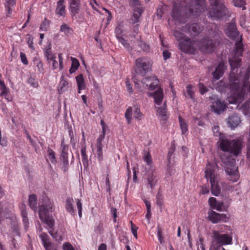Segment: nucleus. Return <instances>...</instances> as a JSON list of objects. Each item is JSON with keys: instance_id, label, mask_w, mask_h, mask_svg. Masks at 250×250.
I'll return each mask as SVG.
<instances>
[{"instance_id": "obj_1", "label": "nucleus", "mask_w": 250, "mask_h": 250, "mask_svg": "<svg viewBox=\"0 0 250 250\" xmlns=\"http://www.w3.org/2000/svg\"><path fill=\"white\" fill-rule=\"evenodd\" d=\"M250 77V69L247 68L244 76L242 85L240 87L239 80L238 77L232 75L230 76L228 83H224L225 88H228L230 95L228 97V101L230 104L240 103L243 100L247 93L250 92V82L249 80Z\"/></svg>"}, {"instance_id": "obj_2", "label": "nucleus", "mask_w": 250, "mask_h": 250, "mask_svg": "<svg viewBox=\"0 0 250 250\" xmlns=\"http://www.w3.org/2000/svg\"><path fill=\"white\" fill-rule=\"evenodd\" d=\"M53 203L48 198L43 200L42 204L39 208L38 213L40 219L49 227V233L57 241L61 242L63 238V235L57 232H54L55 220L50 213L53 212Z\"/></svg>"}, {"instance_id": "obj_3", "label": "nucleus", "mask_w": 250, "mask_h": 250, "mask_svg": "<svg viewBox=\"0 0 250 250\" xmlns=\"http://www.w3.org/2000/svg\"><path fill=\"white\" fill-rule=\"evenodd\" d=\"M221 38L218 34L205 36L198 42L199 50L205 54L213 52L220 45Z\"/></svg>"}, {"instance_id": "obj_4", "label": "nucleus", "mask_w": 250, "mask_h": 250, "mask_svg": "<svg viewBox=\"0 0 250 250\" xmlns=\"http://www.w3.org/2000/svg\"><path fill=\"white\" fill-rule=\"evenodd\" d=\"M243 140L242 137L231 140L227 138L221 139L219 142L220 149L237 156L241 153L243 145Z\"/></svg>"}, {"instance_id": "obj_5", "label": "nucleus", "mask_w": 250, "mask_h": 250, "mask_svg": "<svg viewBox=\"0 0 250 250\" xmlns=\"http://www.w3.org/2000/svg\"><path fill=\"white\" fill-rule=\"evenodd\" d=\"M210 6L208 9V16L213 20H221L228 13V9L224 4L218 0H214L211 2Z\"/></svg>"}, {"instance_id": "obj_6", "label": "nucleus", "mask_w": 250, "mask_h": 250, "mask_svg": "<svg viewBox=\"0 0 250 250\" xmlns=\"http://www.w3.org/2000/svg\"><path fill=\"white\" fill-rule=\"evenodd\" d=\"M205 177L208 180L209 179L212 194L216 196H218L221 192V188L218 184V177L215 174V170L210 167H207Z\"/></svg>"}, {"instance_id": "obj_7", "label": "nucleus", "mask_w": 250, "mask_h": 250, "mask_svg": "<svg viewBox=\"0 0 250 250\" xmlns=\"http://www.w3.org/2000/svg\"><path fill=\"white\" fill-rule=\"evenodd\" d=\"M135 64L136 72L144 76L151 70L153 62L149 58L142 57L136 60Z\"/></svg>"}, {"instance_id": "obj_8", "label": "nucleus", "mask_w": 250, "mask_h": 250, "mask_svg": "<svg viewBox=\"0 0 250 250\" xmlns=\"http://www.w3.org/2000/svg\"><path fill=\"white\" fill-rule=\"evenodd\" d=\"M207 7L205 0H194L188 6V12L187 14L191 17H198L200 13L204 12Z\"/></svg>"}, {"instance_id": "obj_9", "label": "nucleus", "mask_w": 250, "mask_h": 250, "mask_svg": "<svg viewBox=\"0 0 250 250\" xmlns=\"http://www.w3.org/2000/svg\"><path fill=\"white\" fill-rule=\"evenodd\" d=\"M195 42L187 38L179 43V48L182 51L186 53L193 54L195 53Z\"/></svg>"}, {"instance_id": "obj_10", "label": "nucleus", "mask_w": 250, "mask_h": 250, "mask_svg": "<svg viewBox=\"0 0 250 250\" xmlns=\"http://www.w3.org/2000/svg\"><path fill=\"white\" fill-rule=\"evenodd\" d=\"M235 161L226 166L225 171L227 174V178L232 182H235L239 179L238 167L234 164Z\"/></svg>"}, {"instance_id": "obj_11", "label": "nucleus", "mask_w": 250, "mask_h": 250, "mask_svg": "<svg viewBox=\"0 0 250 250\" xmlns=\"http://www.w3.org/2000/svg\"><path fill=\"white\" fill-rule=\"evenodd\" d=\"M213 240L215 241L220 246L231 244L232 238L227 234H221L217 230L212 231Z\"/></svg>"}, {"instance_id": "obj_12", "label": "nucleus", "mask_w": 250, "mask_h": 250, "mask_svg": "<svg viewBox=\"0 0 250 250\" xmlns=\"http://www.w3.org/2000/svg\"><path fill=\"white\" fill-rule=\"evenodd\" d=\"M203 30V27L197 23L187 24L182 28V31L189 34L190 36L199 35Z\"/></svg>"}, {"instance_id": "obj_13", "label": "nucleus", "mask_w": 250, "mask_h": 250, "mask_svg": "<svg viewBox=\"0 0 250 250\" xmlns=\"http://www.w3.org/2000/svg\"><path fill=\"white\" fill-rule=\"evenodd\" d=\"M81 0H68L69 11L71 17L76 19L80 14L81 10Z\"/></svg>"}, {"instance_id": "obj_14", "label": "nucleus", "mask_w": 250, "mask_h": 250, "mask_svg": "<svg viewBox=\"0 0 250 250\" xmlns=\"http://www.w3.org/2000/svg\"><path fill=\"white\" fill-rule=\"evenodd\" d=\"M142 83L144 87L150 90H153L158 86L159 81L156 76H152L143 78L142 80Z\"/></svg>"}, {"instance_id": "obj_15", "label": "nucleus", "mask_w": 250, "mask_h": 250, "mask_svg": "<svg viewBox=\"0 0 250 250\" xmlns=\"http://www.w3.org/2000/svg\"><path fill=\"white\" fill-rule=\"evenodd\" d=\"M225 32L226 35L233 40H238L240 38L239 33L237 30L235 23H228Z\"/></svg>"}, {"instance_id": "obj_16", "label": "nucleus", "mask_w": 250, "mask_h": 250, "mask_svg": "<svg viewBox=\"0 0 250 250\" xmlns=\"http://www.w3.org/2000/svg\"><path fill=\"white\" fill-rule=\"evenodd\" d=\"M208 219L213 224H216L220 222H226L228 218L225 214H220L211 210L208 212Z\"/></svg>"}, {"instance_id": "obj_17", "label": "nucleus", "mask_w": 250, "mask_h": 250, "mask_svg": "<svg viewBox=\"0 0 250 250\" xmlns=\"http://www.w3.org/2000/svg\"><path fill=\"white\" fill-rule=\"evenodd\" d=\"M16 1L17 0H5L4 5L6 17L13 18V13L14 11Z\"/></svg>"}, {"instance_id": "obj_18", "label": "nucleus", "mask_w": 250, "mask_h": 250, "mask_svg": "<svg viewBox=\"0 0 250 250\" xmlns=\"http://www.w3.org/2000/svg\"><path fill=\"white\" fill-rule=\"evenodd\" d=\"M211 107L214 112L219 114L226 109L227 106L224 101L217 99L212 103Z\"/></svg>"}, {"instance_id": "obj_19", "label": "nucleus", "mask_w": 250, "mask_h": 250, "mask_svg": "<svg viewBox=\"0 0 250 250\" xmlns=\"http://www.w3.org/2000/svg\"><path fill=\"white\" fill-rule=\"evenodd\" d=\"M171 17L173 20L176 22H181L182 19L181 7L177 3H174L173 4Z\"/></svg>"}, {"instance_id": "obj_20", "label": "nucleus", "mask_w": 250, "mask_h": 250, "mask_svg": "<svg viewBox=\"0 0 250 250\" xmlns=\"http://www.w3.org/2000/svg\"><path fill=\"white\" fill-rule=\"evenodd\" d=\"M144 10L142 7H136L133 10V13L129 20V22L132 24H135L140 22V18Z\"/></svg>"}, {"instance_id": "obj_21", "label": "nucleus", "mask_w": 250, "mask_h": 250, "mask_svg": "<svg viewBox=\"0 0 250 250\" xmlns=\"http://www.w3.org/2000/svg\"><path fill=\"white\" fill-rule=\"evenodd\" d=\"M226 68L225 63L223 62H220L215 71L212 73L213 78L216 80L219 79L223 75Z\"/></svg>"}, {"instance_id": "obj_22", "label": "nucleus", "mask_w": 250, "mask_h": 250, "mask_svg": "<svg viewBox=\"0 0 250 250\" xmlns=\"http://www.w3.org/2000/svg\"><path fill=\"white\" fill-rule=\"evenodd\" d=\"M240 117L236 114H233L229 117L228 119V125L231 129L236 127L241 123Z\"/></svg>"}, {"instance_id": "obj_23", "label": "nucleus", "mask_w": 250, "mask_h": 250, "mask_svg": "<svg viewBox=\"0 0 250 250\" xmlns=\"http://www.w3.org/2000/svg\"><path fill=\"white\" fill-rule=\"evenodd\" d=\"M229 62L231 66V74L229 75V76L232 75L237 76V75L235 74L234 70L235 69L240 66L241 59L239 58L234 57L232 59H229ZM229 78L230 77H229Z\"/></svg>"}, {"instance_id": "obj_24", "label": "nucleus", "mask_w": 250, "mask_h": 250, "mask_svg": "<svg viewBox=\"0 0 250 250\" xmlns=\"http://www.w3.org/2000/svg\"><path fill=\"white\" fill-rule=\"evenodd\" d=\"M39 237L41 238L42 245L46 250H51L52 244L50 241V238L47 233L41 232L39 234Z\"/></svg>"}, {"instance_id": "obj_25", "label": "nucleus", "mask_w": 250, "mask_h": 250, "mask_svg": "<svg viewBox=\"0 0 250 250\" xmlns=\"http://www.w3.org/2000/svg\"><path fill=\"white\" fill-rule=\"evenodd\" d=\"M64 3V0H59L57 3V7L55 10V13L59 17H65V16L66 10Z\"/></svg>"}, {"instance_id": "obj_26", "label": "nucleus", "mask_w": 250, "mask_h": 250, "mask_svg": "<svg viewBox=\"0 0 250 250\" xmlns=\"http://www.w3.org/2000/svg\"><path fill=\"white\" fill-rule=\"evenodd\" d=\"M151 95L154 98L155 103L158 105H160L164 98L163 90L160 88Z\"/></svg>"}, {"instance_id": "obj_27", "label": "nucleus", "mask_w": 250, "mask_h": 250, "mask_svg": "<svg viewBox=\"0 0 250 250\" xmlns=\"http://www.w3.org/2000/svg\"><path fill=\"white\" fill-rule=\"evenodd\" d=\"M68 85L69 83L65 78L64 76L62 75L61 77V80L58 87L59 93L61 94L66 91L68 88Z\"/></svg>"}, {"instance_id": "obj_28", "label": "nucleus", "mask_w": 250, "mask_h": 250, "mask_svg": "<svg viewBox=\"0 0 250 250\" xmlns=\"http://www.w3.org/2000/svg\"><path fill=\"white\" fill-rule=\"evenodd\" d=\"M76 80L78 85V92L79 93H81V90L85 88V84L83 75L82 74L79 75L76 77Z\"/></svg>"}, {"instance_id": "obj_29", "label": "nucleus", "mask_w": 250, "mask_h": 250, "mask_svg": "<svg viewBox=\"0 0 250 250\" xmlns=\"http://www.w3.org/2000/svg\"><path fill=\"white\" fill-rule=\"evenodd\" d=\"M73 199L72 198H68L66 199L65 201V209L66 210L71 213V214H73L75 213V211L73 207Z\"/></svg>"}, {"instance_id": "obj_30", "label": "nucleus", "mask_w": 250, "mask_h": 250, "mask_svg": "<svg viewBox=\"0 0 250 250\" xmlns=\"http://www.w3.org/2000/svg\"><path fill=\"white\" fill-rule=\"evenodd\" d=\"M235 54L238 56H242L243 51V45L241 37L238 40H235Z\"/></svg>"}, {"instance_id": "obj_31", "label": "nucleus", "mask_w": 250, "mask_h": 250, "mask_svg": "<svg viewBox=\"0 0 250 250\" xmlns=\"http://www.w3.org/2000/svg\"><path fill=\"white\" fill-rule=\"evenodd\" d=\"M147 180L148 185L151 189H152L156 185L157 181L156 175L154 174V172H152L151 174H148Z\"/></svg>"}, {"instance_id": "obj_32", "label": "nucleus", "mask_w": 250, "mask_h": 250, "mask_svg": "<svg viewBox=\"0 0 250 250\" xmlns=\"http://www.w3.org/2000/svg\"><path fill=\"white\" fill-rule=\"evenodd\" d=\"M37 198L36 194L29 195L28 199L29 205L30 207L34 211L37 209Z\"/></svg>"}, {"instance_id": "obj_33", "label": "nucleus", "mask_w": 250, "mask_h": 250, "mask_svg": "<svg viewBox=\"0 0 250 250\" xmlns=\"http://www.w3.org/2000/svg\"><path fill=\"white\" fill-rule=\"evenodd\" d=\"M61 148L62 149L61 158L68 157L69 147L68 145L65 144L64 139L61 142Z\"/></svg>"}, {"instance_id": "obj_34", "label": "nucleus", "mask_w": 250, "mask_h": 250, "mask_svg": "<svg viewBox=\"0 0 250 250\" xmlns=\"http://www.w3.org/2000/svg\"><path fill=\"white\" fill-rule=\"evenodd\" d=\"M157 112L161 116L162 119L164 121H166L168 116L167 114L166 104L164 103L163 106L160 107L157 109Z\"/></svg>"}, {"instance_id": "obj_35", "label": "nucleus", "mask_w": 250, "mask_h": 250, "mask_svg": "<svg viewBox=\"0 0 250 250\" xmlns=\"http://www.w3.org/2000/svg\"><path fill=\"white\" fill-rule=\"evenodd\" d=\"M178 119L182 133V134H185L188 131V124L181 116H179Z\"/></svg>"}, {"instance_id": "obj_36", "label": "nucleus", "mask_w": 250, "mask_h": 250, "mask_svg": "<svg viewBox=\"0 0 250 250\" xmlns=\"http://www.w3.org/2000/svg\"><path fill=\"white\" fill-rule=\"evenodd\" d=\"M82 155V161L84 166L87 165L88 163V156L86 154V146H82V147L81 150Z\"/></svg>"}, {"instance_id": "obj_37", "label": "nucleus", "mask_w": 250, "mask_h": 250, "mask_svg": "<svg viewBox=\"0 0 250 250\" xmlns=\"http://www.w3.org/2000/svg\"><path fill=\"white\" fill-rule=\"evenodd\" d=\"M50 23L51 21L45 18L40 25V30L47 31L50 28Z\"/></svg>"}, {"instance_id": "obj_38", "label": "nucleus", "mask_w": 250, "mask_h": 250, "mask_svg": "<svg viewBox=\"0 0 250 250\" xmlns=\"http://www.w3.org/2000/svg\"><path fill=\"white\" fill-rule=\"evenodd\" d=\"M47 154L51 163L55 165L57 163V159L55 156V153L53 150L50 148H48L47 149Z\"/></svg>"}, {"instance_id": "obj_39", "label": "nucleus", "mask_w": 250, "mask_h": 250, "mask_svg": "<svg viewBox=\"0 0 250 250\" xmlns=\"http://www.w3.org/2000/svg\"><path fill=\"white\" fill-rule=\"evenodd\" d=\"M60 31L63 32L66 35L72 34L73 30L72 28L68 26L66 23H63L60 27Z\"/></svg>"}, {"instance_id": "obj_40", "label": "nucleus", "mask_w": 250, "mask_h": 250, "mask_svg": "<svg viewBox=\"0 0 250 250\" xmlns=\"http://www.w3.org/2000/svg\"><path fill=\"white\" fill-rule=\"evenodd\" d=\"M174 36L177 41L179 42V43L188 38L186 37L184 34L177 30H175L174 32Z\"/></svg>"}, {"instance_id": "obj_41", "label": "nucleus", "mask_w": 250, "mask_h": 250, "mask_svg": "<svg viewBox=\"0 0 250 250\" xmlns=\"http://www.w3.org/2000/svg\"><path fill=\"white\" fill-rule=\"evenodd\" d=\"M132 114V108L131 107H128L125 112V118L127 120V124H130L131 123Z\"/></svg>"}, {"instance_id": "obj_42", "label": "nucleus", "mask_w": 250, "mask_h": 250, "mask_svg": "<svg viewBox=\"0 0 250 250\" xmlns=\"http://www.w3.org/2000/svg\"><path fill=\"white\" fill-rule=\"evenodd\" d=\"M134 117L138 120H141L143 119V114L138 106H134Z\"/></svg>"}, {"instance_id": "obj_43", "label": "nucleus", "mask_w": 250, "mask_h": 250, "mask_svg": "<svg viewBox=\"0 0 250 250\" xmlns=\"http://www.w3.org/2000/svg\"><path fill=\"white\" fill-rule=\"evenodd\" d=\"M186 92L188 96L192 100L195 99L194 92L192 90V86L191 84H188L186 86Z\"/></svg>"}, {"instance_id": "obj_44", "label": "nucleus", "mask_w": 250, "mask_h": 250, "mask_svg": "<svg viewBox=\"0 0 250 250\" xmlns=\"http://www.w3.org/2000/svg\"><path fill=\"white\" fill-rule=\"evenodd\" d=\"M167 6L166 5H159L157 9L156 15L160 18H162L166 10Z\"/></svg>"}, {"instance_id": "obj_45", "label": "nucleus", "mask_w": 250, "mask_h": 250, "mask_svg": "<svg viewBox=\"0 0 250 250\" xmlns=\"http://www.w3.org/2000/svg\"><path fill=\"white\" fill-rule=\"evenodd\" d=\"M44 56L46 58L48 61L53 60L56 58V56L51 53V49L50 48H47L44 52Z\"/></svg>"}, {"instance_id": "obj_46", "label": "nucleus", "mask_w": 250, "mask_h": 250, "mask_svg": "<svg viewBox=\"0 0 250 250\" xmlns=\"http://www.w3.org/2000/svg\"><path fill=\"white\" fill-rule=\"evenodd\" d=\"M117 39L118 40L119 42L120 43H121L126 49H129V48H130V44L127 41L124 39L122 37V36H118Z\"/></svg>"}, {"instance_id": "obj_47", "label": "nucleus", "mask_w": 250, "mask_h": 250, "mask_svg": "<svg viewBox=\"0 0 250 250\" xmlns=\"http://www.w3.org/2000/svg\"><path fill=\"white\" fill-rule=\"evenodd\" d=\"M233 1L236 7H242L243 10L246 9L245 6L246 2L245 0H233Z\"/></svg>"}, {"instance_id": "obj_48", "label": "nucleus", "mask_w": 250, "mask_h": 250, "mask_svg": "<svg viewBox=\"0 0 250 250\" xmlns=\"http://www.w3.org/2000/svg\"><path fill=\"white\" fill-rule=\"evenodd\" d=\"M157 237L158 240L161 244H163L164 242V238L163 236V231L161 228L160 226L157 227Z\"/></svg>"}, {"instance_id": "obj_49", "label": "nucleus", "mask_w": 250, "mask_h": 250, "mask_svg": "<svg viewBox=\"0 0 250 250\" xmlns=\"http://www.w3.org/2000/svg\"><path fill=\"white\" fill-rule=\"evenodd\" d=\"M144 160L145 162H146L147 165L148 166H150L152 164V158L149 152H146L145 153V155L144 157Z\"/></svg>"}, {"instance_id": "obj_50", "label": "nucleus", "mask_w": 250, "mask_h": 250, "mask_svg": "<svg viewBox=\"0 0 250 250\" xmlns=\"http://www.w3.org/2000/svg\"><path fill=\"white\" fill-rule=\"evenodd\" d=\"M208 203L211 208L219 210L218 208H216L217 201L215 198H209L208 200Z\"/></svg>"}, {"instance_id": "obj_51", "label": "nucleus", "mask_w": 250, "mask_h": 250, "mask_svg": "<svg viewBox=\"0 0 250 250\" xmlns=\"http://www.w3.org/2000/svg\"><path fill=\"white\" fill-rule=\"evenodd\" d=\"M27 82L28 84L34 88H36L39 85L38 82L36 81L35 78L32 77H30L28 79Z\"/></svg>"}, {"instance_id": "obj_52", "label": "nucleus", "mask_w": 250, "mask_h": 250, "mask_svg": "<svg viewBox=\"0 0 250 250\" xmlns=\"http://www.w3.org/2000/svg\"><path fill=\"white\" fill-rule=\"evenodd\" d=\"M138 45L144 51L148 52L149 50V46L147 44H146L144 42H143L142 41H140L138 42Z\"/></svg>"}, {"instance_id": "obj_53", "label": "nucleus", "mask_w": 250, "mask_h": 250, "mask_svg": "<svg viewBox=\"0 0 250 250\" xmlns=\"http://www.w3.org/2000/svg\"><path fill=\"white\" fill-rule=\"evenodd\" d=\"M63 162L62 170L65 172L67 171L69 165L68 157L61 158Z\"/></svg>"}, {"instance_id": "obj_54", "label": "nucleus", "mask_w": 250, "mask_h": 250, "mask_svg": "<svg viewBox=\"0 0 250 250\" xmlns=\"http://www.w3.org/2000/svg\"><path fill=\"white\" fill-rule=\"evenodd\" d=\"M199 92L201 95H204L208 92V89L203 83H200L198 84Z\"/></svg>"}, {"instance_id": "obj_55", "label": "nucleus", "mask_w": 250, "mask_h": 250, "mask_svg": "<svg viewBox=\"0 0 250 250\" xmlns=\"http://www.w3.org/2000/svg\"><path fill=\"white\" fill-rule=\"evenodd\" d=\"M72 64L71 67L74 68V69L77 70L80 66L79 61L74 58H71Z\"/></svg>"}, {"instance_id": "obj_56", "label": "nucleus", "mask_w": 250, "mask_h": 250, "mask_svg": "<svg viewBox=\"0 0 250 250\" xmlns=\"http://www.w3.org/2000/svg\"><path fill=\"white\" fill-rule=\"evenodd\" d=\"M131 232L133 236L137 238V230L138 228L134 225L132 221H130Z\"/></svg>"}, {"instance_id": "obj_57", "label": "nucleus", "mask_w": 250, "mask_h": 250, "mask_svg": "<svg viewBox=\"0 0 250 250\" xmlns=\"http://www.w3.org/2000/svg\"><path fill=\"white\" fill-rule=\"evenodd\" d=\"M221 247L217 243L212 240L209 250H219Z\"/></svg>"}, {"instance_id": "obj_58", "label": "nucleus", "mask_w": 250, "mask_h": 250, "mask_svg": "<svg viewBox=\"0 0 250 250\" xmlns=\"http://www.w3.org/2000/svg\"><path fill=\"white\" fill-rule=\"evenodd\" d=\"M63 250H75L69 242H65L62 246Z\"/></svg>"}, {"instance_id": "obj_59", "label": "nucleus", "mask_w": 250, "mask_h": 250, "mask_svg": "<svg viewBox=\"0 0 250 250\" xmlns=\"http://www.w3.org/2000/svg\"><path fill=\"white\" fill-rule=\"evenodd\" d=\"M20 57L21 59V62L25 65H27L28 64V62L26 58V56L25 53L23 52H21Z\"/></svg>"}, {"instance_id": "obj_60", "label": "nucleus", "mask_w": 250, "mask_h": 250, "mask_svg": "<svg viewBox=\"0 0 250 250\" xmlns=\"http://www.w3.org/2000/svg\"><path fill=\"white\" fill-rule=\"evenodd\" d=\"M103 148H97V158L99 161L103 160Z\"/></svg>"}, {"instance_id": "obj_61", "label": "nucleus", "mask_w": 250, "mask_h": 250, "mask_svg": "<svg viewBox=\"0 0 250 250\" xmlns=\"http://www.w3.org/2000/svg\"><path fill=\"white\" fill-rule=\"evenodd\" d=\"M30 37L27 40V44L29 48H30L32 49H34V43H33V38L30 35H28Z\"/></svg>"}, {"instance_id": "obj_62", "label": "nucleus", "mask_w": 250, "mask_h": 250, "mask_svg": "<svg viewBox=\"0 0 250 250\" xmlns=\"http://www.w3.org/2000/svg\"><path fill=\"white\" fill-rule=\"evenodd\" d=\"M1 90V93H0V96L4 95L5 97L7 93L9 92V89L6 87H0Z\"/></svg>"}, {"instance_id": "obj_63", "label": "nucleus", "mask_w": 250, "mask_h": 250, "mask_svg": "<svg viewBox=\"0 0 250 250\" xmlns=\"http://www.w3.org/2000/svg\"><path fill=\"white\" fill-rule=\"evenodd\" d=\"M129 4L132 7H137V6L140 5V2L139 0H129Z\"/></svg>"}, {"instance_id": "obj_64", "label": "nucleus", "mask_w": 250, "mask_h": 250, "mask_svg": "<svg viewBox=\"0 0 250 250\" xmlns=\"http://www.w3.org/2000/svg\"><path fill=\"white\" fill-rule=\"evenodd\" d=\"M59 61V67L60 70H62L63 68V58L62 57V54L59 53L58 54Z\"/></svg>"}]
</instances>
